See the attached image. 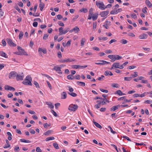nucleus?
Returning <instances> with one entry per match:
<instances>
[{
	"mask_svg": "<svg viewBox=\"0 0 152 152\" xmlns=\"http://www.w3.org/2000/svg\"><path fill=\"white\" fill-rule=\"evenodd\" d=\"M31 80L32 78L31 76L28 75L26 77V79L22 82V83L25 85L32 86Z\"/></svg>",
	"mask_w": 152,
	"mask_h": 152,
	"instance_id": "1",
	"label": "nucleus"
},
{
	"mask_svg": "<svg viewBox=\"0 0 152 152\" xmlns=\"http://www.w3.org/2000/svg\"><path fill=\"white\" fill-rule=\"evenodd\" d=\"M96 5L99 8L102 10H104L106 9L103 2H99L97 1L96 2Z\"/></svg>",
	"mask_w": 152,
	"mask_h": 152,
	"instance_id": "2",
	"label": "nucleus"
},
{
	"mask_svg": "<svg viewBox=\"0 0 152 152\" xmlns=\"http://www.w3.org/2000/svg\"><path fill=\"white\" fill-rule=\"evenodd\" d=\"M78 107L77 104H70L69 107L68 109L71 111H75Z\"/></svg>",
	"mask_w": 152,
	"mask_h": 152,
	"instance_id": "3",
	"label": "nucleus"
},
{
	"mask_svg": "<svg viewBox=\"0 0 152 152\" xmlns=\"http://www.w3.org/2000/svg\"><path fill=\"white\" fill-rule=\"evenodd\" d=\"M97 61L99 62H96L95 63V64L97 65H105L106 64H110V62H108L107 61H105L102 60H98Z\"/></svg>",
	"mask_w": 152,
	"mask_h": 152,
	"instance_id": "4",
	"label": "nucleus"
},
{
	"mask_svg": "<svg viewBox=\"0 0 152 152\" xmlns=\"http://www.w3.org/2000/svg\"><path fill=\"white\" fill-rule=\"evenodd\" d=\"M102 96L103 97H104V98H102L100 97L97 96V97H95L94 98V99L95 100L98 99H101L103 101H105L107 103H109V102H110L109 101V100H107L106 98V95H105L104 94H103L102 95Z\"/></svg>",
	"mask_w": 152,
	"mask_h": 152,
	"instance_id": "5",
	"label": "nucleus"
},
{
	"mask_svg": "<svg viewBox=\"0 0 152 152\" xmlns=\"http://www.w3.org/2000/svg\"><path fill=\"white\" fill-rule=\"evenodd\" d=\"M24 75L23 73H22L20 74H17L16 77V79L17 80H22L23 79Z\"/></svg>",
	"mask_w": 152,
	"mask_h": 152,
	"instance_id": "6",
	"label": "nucleus"
},
{
	"mask_svg": "<svg viewBox=\"0 0 152 152\" xmlns=\"http://www.w3.org/2000/svg\"><path fill=\"white\" fill-rule=\"evenodd\" d=\"M17 73L15 72H11L9 75V77L10 79L12 78H15L16 77Z\"/></svg>",
	"mask_w": 152,
	"mask_h": 152,
	"instance_id": "7",
	"label": "nucleus"
},
{
	"mask_svg": "<svg viewBox=\"0 0 152 152\" xmlns=\"http://www.w3.org/2000/svg\"><path fill=\"white\" fill-rule=\"evenodd\" d=\"M87 67V65L81 66L79 65H73L72 66V68L75 69H77L79 68H85Z\"/></svg>",
	"mask_w": 152,
	"mask_h": 152,
	"instance_id": "8",
	"label": "nucleus"
},
{
	"mask_svg": "<svg viewBox=\"0 0 152 152\" xmlns=\"http://www.w3.org/2000/svg\"><path fill=\"white\" fill-rule=\"evenodd\" d=\"M122 11V9L119 8L118 9L114 10H112L110 13L111 14H117L118 13L121 12Z\"/></svg>",
	"mask_w": 152,
	"mask_h": 152,
	"instance_id": "9",
	"label": "nucleus"
},
{
	"mask_svg": "<svg viewBox=\"0 0 152 152\" xmlns=\"http://www.w3.org/2000/svg\"><path fill=\"white\" fill-rule=\"evenodd\" d=\"M148 37V35L147 34L143 33L139 35V38L140 39H145L147 38Z\"/></svg>",
	"mask_w": 152,
	"mask_h": 152,
	"instance_id": "10",
	"label": "nucleus"
},
{
	"mask_svg": "<svg viewBox=\"0 0 152 152\" xmlns=\"http://www.w3.org/2000/svg\"><path fill=\"white\" fill-rule=\"evenodd\" d=\"M7 43L10 46H12L13 47H15L16 46V45L14 43L11 39H7Z\"/></svg>",
	"mask_w": 152,
	"mask_h": 152,
	"instance_id": "11",
	"label": "nucleus"
},
{
	"mask_svg": "<svg viewBox=\"0 0 152 152\" xmlns=\"http://www.w3.org/2000/svg\"><path fill=\"white\" fill-rule=\"evenodd\" d=\"M109 13V11H104L101 12L99 14V15H101L102 17H104L107 15Z\"/></svg>",
	"mask_w": 152,
	"mask_h": 152,
	"instance_id": "12",
	"label": "nucleus"
},
{
	"mask_svg": "<svg viewBox=\"0 0 152 152\" xmlns=\"http://www.w3.org/2000/svg\"><path fill=\"white\" fill-rule=\"evenodd\" d=\"M4 88L5 90H10V91H15V89L13 87L10 86L8 85H7L5 86Z\"/></svg>",
	"mask_w": 152,
	"mask_h": 152,
	"instance_id": "13",
	"label": "nucleus"
},
{
	"mask_svg": "<svg viewBox=\"0 0 152 152\" xmlns=\"http://www.w3.org/2000/svg\"><path fill=\"white\" fill-rule=\"evenodd\" d=\"M80 31L79 28L77 26H75L74 28L70 30L69 32L72 33L73 31H74L76 33H78Z\"/></svg>",
	"mask_w": 152,
	"mask_h": 152,
	"instance_id": "14",
	"label": "nucleus"
},
{
	"mask_svg": "<svg viewBox=\"0 0 152 152\" xmlns=\"http://www.w3.org/2000/svg\"><path fill=\"white\" fill-rule=\"evenodd\" d=\"M53 70H54L57 72L59 74H61L62 72L61 70V68L59 66H54L53 69Z\"/></svg>",
	"mask_w": 152,
	"mask_h": 152,
	"instance_id": "15",
	"label": "nucleus"
},
{
	"mask_svg": "<svg viewBox=\"0 0 152 152\" xmlns=\"http://www.w3.org/2000/svg\"><path fill=\"white\" fill-rule=\"evenodd\" d=\"M75 60L72 59H69L68 58L66 59H62L60 61L61 63H64L67 62H71L73 61H75Z\"/></svg>",
	"mask_w": 152,
	"mask_h": 152,
	"instance_id": "16",
	"label": "nucleus"
},
{
	"mask_svg": "<svg viewBox=\"0 0 152 152\" xmlns=\"http://www.w3.org/2000/svg\"><path fill=\"white\" fill-rule=\"evenodd\" d=\"M108 57L110 59L112 60L111 61L112 62H114L115 61V55H110L108 56Z\"/></svg>",
	"mask_w": 152,
	"mask_h": 152,
	"instance_id": "17",
	"label": "nucleus"
},
{
	"mask_svg": "<svg viewBox=\"0 0 152 152\" xmlns=\"http://www.w3.org/2000/svg\"><path fill=\"white\" fill-rule=\"evenodd\" d=\"M38 52L41 53V52H42L44 54L47 53V50L45 48L42 49L41 48H39L38 49Z\"/></svg>",
	"mask_w": 152,
	"mask_h": 152,
	"instance_id": "18",
	"label": "nucleus"
},
{
	"mask_svg": "<svg viewBox=\"0 0 152 152\" xmlns=\"http://www.w3.org/2000/svg\"><path fill=\"white\" fill-rule=\"evenodd\" d=\"M45 103L48 105V107L50 109H53L54 108V105L51 102H46Z\"/></svg>",
	"mask_w": 152,
	"mask_h": 152,
	"instance_id": "19",
	"label": "nucleus"
},
{
	"mask_svg": "<svg viewBox=\"0 0 152 152\" xmlns=\"http://www.w3.org/2000/svg\"><path fill=\"white\" fill-rule=\"evenodd\" d=\"M98 14L97 13H92V18L93 20L94 21L97 20L98 18Z\"/></svg>",
	"mask_w": 152,
	"mask_h": 152,
	"instance_id": "20",
	"label": "nucleus"
},
{
	"mask_svg": "<svg viewBox=\"0 0 152 152\" xmlns=\"http://www.w3.org/2000/svg\"><path fill=\"white\" fill-rule=\"evenodd\" d=\"M67 97V94L65 92H63L61 94V98L62 99H65Z\"/></svg>",
	"mask_w": 152,
	"mask_h": 152,
	"instance_id": "21",
	"label": "nucleus"
},
{
	"mask_svg": "<svg viewBox=\"0 0 152 152\" xmlns=\"http://www.w3.org/2000/svg\"><path fill=\"white\" fill-rule=\"evenodd\" d=\"M58 30L59 32V35H61L63 34V33L64 32V28L63 27H61L59 28L58 29Z\"/></svg>",
	"mask_w": 152,
	"mask_h": 152,
	"instance_id": "22",
	"label": "nucleus"
},
{
	"mask_svg": "<svg viewBox=\"0 0 152 152\" xmlns=\"http://www.w3.org/2000/svg\"><path fill=\"white\" fill-rule=\"evenodd\" d=\"M145 4L149 7L150 8L152 6V4L148 0H146L145 1Z\"/></svg>",
	"mask_w": 152,
	"mask_h": 152,
	"instance_id": "23",
	"label": "nucleus"
},
{
	"mask_svg": "<svg viewBox=\"0 0 152 152\" xmlns=\"http://www.w3.org/2000/svg\"><path fill=\"white\" fill-rule=\"evenodd\" d=\"M53 131L52 130H48L47 131L45 132L44 133V134L45 135H48L51 134L53 132Z\"/></svg>",
	"mask_w": 152,
	"mask_h": 152,
	"instance_id": "24",
	"label": "nucleus"
},
{
	"mask_svg": "<svg viewBox=\"0 0 152 152\" xmlns=\"http://www.w3.org/2000/svg\"><path fill=\"white\" fill-rule=\"evenodd\" d=\"M120 105H118L116 106H114L111 107L110 109V110L111 111H115L116 110L118 109V107H120Z\"/></svg>",
	"mask_w": 152,
	"mask_h": 152,
	"instance_id": "25",
	"label": "nucleus"
},
{
	"mask_svg": "<svg viewBox=\"0 0 152 152\" xmlns=\"http://www.w3.org/2000/svg\"><path fill=\"white\" fill-rule=\"evenodd\" d=\"M104 75L105 76H107L108 75L112 76L113 75V74L111 72H108L107 71H106L104 72Z\"/></svg>",
	"mask_w": 152,
	"mask_h": 152,
	"instance_id": "26",
	"label": "nucleus"
},
{
	"mask_svg": "<svg viewBox=\"0 0 152 152\" xmlns=\"http://www.w3.org/2000/svg\"><path fill=\"white\" fill-rule=\"evenodd\" d=\"M77 83L78 85L83 86H85L86 85L85 83L83 82L77 81Z\"/></svg>",
	"mask_w": 152,
	"mask_h": 152,
	"instance_id": "27",
	"label": "nucleus"
},
{
	"mask_svg": "<svg viewBox=\"0 0 152 152\" xmlns=\"http://www.w3.org/2000/svg\"><path fill=\"white\" fill-rule=\"evenodd\" d=\"M0 53L1 56L2 57H4L5 58H7L8 56L5 53L3 52H1Z\"/></svg>",
	"mask_w": 152,
	"mask_h": 152,
	"instance_id": "28",
	"label": "nucleus"
},
{
	"mask_svg": "<svg viewBox=\"0 0 152 152\" xmlns=\"http://www.w3.org/2000/svg\"><path fill=\"white\" fill-rule=\"evenodd\" d=\"M120 63L119 62H115L113 64V66L115 68H118L119 66Z\"/></svg>",
	"mask_w": 152,
	"mask_h": 152,
	"instance_id": "29",
	"label": "nucleus"
},
{
	"mask_svg": "<svg viewBox=\"0 0 152 152\" xmlns=\"http://www.w3.org/2000/svg\"><path fill=\"white\" fill-rule=\"evenodd\" d=\"M93 123L94 124V125L97 127L99 128V129H102V126L99 124V123L95 122V121H93Z\"/></svg>",
	"mask_w": 152,
	"mask_h": 152,
	"instance_id": "30",
	"label": "nucleus"
},
{
	"mask_svg": "<svg viewBox=\"0 0 152 152\" xmlns=\"http://www.w3.org/2000/svg\"><path fill=\"white\" fill-rule=\"evenodd\" d=\"M45 7L44 4L42 3H40L39 4V7L40 8V10L41 11H42L44 8Z\"/></svg>",
	"mask_w": 152,
	"mask_h": 152,
	"instance_id": "31",
	"label": "nucleus"
},
{
	"mask_svg": "<svg viewBox=\"0 0 152 152\" xmlns=\"http://www.w3.org/2000/svg\"><path fill=\"white\" fill-rule=\"evenodd\" d=\"M92 10V9H91L89 11V15L88 16V20H91L92 18V15L93 12H91V10Z\"/></svg>",
	"mask_w": 152,
	"mask_h": 152,
	"instance_id": "32",
	"label": "nucleus"
},
{
	"mask_svg": "<svg viewBox=\"0 0 152 152\" xmlns=\"http://www.w3.org/2000/svg\"><path fill=\"white\" fill-rule=\"evenodd\" d=\"M20 141L21 142H25V143H30L31 142V141L28 140H25L24 139H21L20 140Z\"/></svg>",
	"mask_w": 152,
	"mask_h": 152,
	"instance_id": "33",
	"label": "nucleus"
},
{
	"mask_svg": "<svg viewBox=\"0 0 152 152\" xmlns=\"http://www.w3.org/2000/svg\"><path fill=\"white\" fill-rule=\"evenodd\" d=\"M6 143L7 144V146H4L3 147L4 148H7L10 147V145L9 143V141L7 140H6Z\"/></svg>",
	"mask_w": 152,
	"mask_h": 152,
	"instance_id": "34",
	"label": "nucleus"
},
{
	"mask_svg": "<svg viewBox=\"0 0 152 152\" xmlns=\"http://www.w3.org/2000/svg\"><path fill=\"white\" fill-rule=\"evenodd\" d=\"M116 93L120 96L123 95H125V94L123 93L120 90H118L116 92Z\"/></svg>",
	"mask_w": 152,
	"mask_h": 152,
	"instance_id": "35",
	"label": "nucleus"
},
{
	"mask_svg": "<svg viewBox=\"0 0 152 152\" xmlns=\"http://www.w3.org/2000/svg\"><path fill=\"white\" fill-rule=\"evenodd\" d=\"M86 41V39L85 38H83L81 40V46H83L84 45V43Z\"/></svg>",
	"mask_w": 152,
	"mask_h": 152,
	"instance_id": "36",
	"label": "nucleus"
},
{
	"mask_svg": "<svg viewBox=\"0 0 152 152\" xmlns=\"http://www.w3.org/2000/svg\"><path fill=\"white\" fill-rule=\"evenodd\" d=\"M54 139H55V138H54V137H47L45 139V141H49L50 140H54Z\"/></svg>",
	"mask_w": 152,
	"mask_h": 152,
	"instance_id": "37",
	"label": "nucleus"
},
{
	"mask_svg": "<svg viewBox=\"0 0 152 152\" xmlns=\"http://www.w3.org/2000/svg\"><path fill=\"white\" fill-rule=\"evenodd\" d=\"M67 77L68 79L69 80H73L74 79V76H73L72 75H68Z\"/></svg>",
	"mask_w": 152,
	"mask_h": 152,
	"instance_id": "38",
	"label": "nucleus"
},
{
	"mask_svg": "<svg viewBox=\"0 0 152 152\" xmlns=\"http://www.w3.org/2000/svg\"><path fill=\"white\" fill-rule=\"evenodd\" d=\"M80 12H83L84 13H86L88 12V10L87 9L83 8L80 10Z\"/></svg>",
	"mask_w": 152,
	"mask_h": 152,
	"instance_id": "39",
	"label": "nucleus"
},
{
	"mask_svg": "<svg viewBox=\"0 0 152 152\" xmlns=\"http://www.w3.org/2000/svg\"><path fill=\"white\" fill-rule=\"evenodd\" d=\"M97 23L96 22H94L93 23V29L94 31H95L96 28Z\"/></svg>",
	"mask_w": 152,
	"mask_h": 152,
	"instance_id": "40",
	"label": "nucleus"
},
{
	"mask_svg": "<svg viewBox=\"0 0 152 152\" xmlns=\"http://www.w3.org/2000/svg\"><path fill=\"white\" fill-rule=\"evenodd\" d=\"M69 31H70V29L68 27L66 28L64 30V32L63 33V34H66L69 31Z\"/></svg>",
	"mask_w": 152,
	"mask_h": 152,
	"instance_id": "41",
	"label": "nucleus"
},
{
	"mask_svg": "<svg viewBox=\"0 0 152 152\" xmlns=\"http://www.w3.org/2000/svg\"><path fill=\"white\" fill-rule=\"evenodd\" d=\"M149 94L148 92H145L142 94H140V97H144L146 95Z\"/></svg>",
	"mask_w": 152,
	"mask_h": 152,
	"instance_id": "42",
	"label": "nucleus"
},
{
	"mask_svg": "<svg viewBox=\"0 0 152 152\" xmlns=\"http://www.w3.org/2000/svg\"><path fill=\"white\" fill-rule=\"evenodd\" d=\"M108 128H109L110 129V131L113 134H115L116 133V132H115V131H113V130L112 128H111V127L110 126H108Z\"/></svg>",
	"mask_w": 152,
	"mask_h": 152,
	"instance_id": "43",
	"label": "nucleus"
},
{
	"mask_svg": "<svg viewBox=\"0 0 152 152\" xmlns=\"http://www.w3.org/2000/svg\"><path fill=\"white\" fill-rule=\"evenodd\" d=\"M132 79V77H124V80L126 81H130Z\"/></svg>",
	"mask_w": 152,
	"mask_h": 152,
	"instance_id": "44",
	"label": "nucleus"
},
{
	"mask_svg": "<svg viewBox=\"0 0 152 152\" xmlns=\"http://www.w3.org/2000/svg\"><path fill=\"white\" fill-rule=\"evenodd\" d=\"M20 53H21V54H23V53H25V54H26V55H25V56H28V54L23 49H21V50H20Z\"/></svg>",
	"mask_w": 152,
	"mask_h": 152,
	"instance_id": "45",
	"label": "nucleus"
},
{
	"mask_svg": "<svg viewBox=\"0 0 152 152\" xmlns=\"http://www.w3.org/2000/svg\"><path fill=\"white\" fill-rule=\"evenodd\" d=\"M23 33L22 31H20L19 35V39H21L23 36Z\"/></svg>",
	"mask_w": 152,
	"mask_h": 152,
	"instance_id": "46",
	"label": "nucleus"
},
{
	"mask_svg": "<svg viewBox=\"0 0 152 152\" xmlns=\"http://www.w3.org/2000/svg\"><path fill=\"white\" fill-rule=\"evenodd\" d=\"M147 8L146 7H145L144 8H143L142 9V11L144 13H147Z\"/></svg>",
	"mask_w": 152,
	"mask_h": 152,
	"instance_id": "47",
	"label": "nucleus"
},
{
	"mask_svg": "<svg viewBox=\"0 0 152 152\" xmlns=\"http://www.w3.org/2000/svg\"><path fill=\"white\" fill-rule=\"evenodd\" d=\"M115 60L121 59L122 58V56H119L118 55H115Z\"/></svg>",
	"mask_w": 152,
	"mask_h": 152,
	"instance_id": "48",
	"label": "nucleus"
},
{
	"mask_svg": "<svg viewBox=\"0 0 152 152\" xmlns=\"http://www.w3.org/2000/svg\"><path fill=\"white\" fill-rule=\"evenodd\" d=\"M53 145L54 147L56 149H59V148L58 146V145L57 143H53Z\"/></svg>",
	"mask_w": 152,
	"mask_h": 152,
	"instance_id": "49",
	"label": "nucleus"
},
{
	"mask_svg": "<svg viewBox=\"0 0 152 152\" xmlns=\"http://www.w3.org/2000/svg\"><path fill=\"white\" fill-rule=\"evenodd\" d=\"M14 150L15 152H18L20 150L18 146H16L15 147Z\"/></svg>",
	"mask_w": 152,
	"mask_h": 152,
	"instance_id": "50",
	"label": "nucleus"
},
{
	"mask_svg": "<svg viewBox=\"0 0 152 152\" xmlns=\"http://www.w3.org/2000/svg\"><path fill=\"white\" fill-rule=\"evenodd\" d=\"M34 84L36 86L37 88H40V87L38 83L36 81H34Z\"/></svg>",
	"mask_w": 152,
	"mask_h": 152,
	"instance_id": "51",
	"label": "nucleus"
},
{
	"mask_svg": "<svg viewBox=\"0 0 152 152\" xmlns=\"http://www.w3.org/2000/svg\"><path fill=\"white\" fill-rule=\"evenodd\" d=\"M68 94L73 97H75L77 96V94H76L75 93L72 92V93H68Z\"/></svg>",
	"mask_w": 152,
	"mask_h": 152,
	"instance_id": "52",
	"label": "nucleus"
},
{
	"mask_svg": "<svg viewBox=\"0 0 152 152\" xmlns=\"http://www.w3.org/2000/svg\"><path fill=\"white\" fill-rule=\"evenodd\" d=\"M108 39V38L107 37H99V40H107V39Z\"/></svg>",
	"mask_w": 152,
	"mask_h": 152,
	"instance_id": "53",
	"label": "nucleus"
},
{
	"mask_svg": "<svg viewBox=\"0 0 152 152\" xmlns=\"http://www.w3.org/2000/svg\"><path fill=\"white\" fill-rule=\"evenodd\" d=\"M118 85L117 83H113L112 84V86L114 88H118Z\"/></svg>",
	"mask_w": 152,
	"mask_h": 152,
	"instance_id": "54",
	"label": "nucleus"
},
{
	"mask_svg": "<svg viewBox=\"0 0 152 152\" xmlns=\"http://www.w3.org/2000/svg\"><path fill=\"white\" fill-rule=\"evenodd\" d=\"M134 74H132L131 75L133 77H135L138 76L137 72H134Z\"/></svg>",
	"mask_w": 152,
	"mask_h": 152,
	"instance_id": "55",
	"label": "nucleus"
},
{
	"mask_svg": "<svg viewBox=\"0 0 152 152\" xmlns=\"http://www.w3.org/2000/svg\"><path fill=\"white\" fill-rule=\"evenodd\" d=\"M100 90L102 92H104V93H107L108 92V91L107 90H104L102 88H100Z\"/></svg>",
	"mask_w": 152,
	"mask_h": 152,
	"instance_id": "56",
	"label": "nucleus"
},
{
	"mask_svg": "<svg viewBox=\"0 0 152 152\" xmlns=\"http://www.w3.org/2000/svg\"><path fill=\"white\" fill-rule=\"evenodd\" d=\"M51 112L55 116V117H57V114L53 110H51Z\"/></svg>",
	"mask_w": 152,
	"mask_h": 152,
	"instance_id": "57",
	"label": "nucleus"
},
{
	"mask_svg": "<svg viewBox=\"0 0 152 152\" xmlns=\"http://www.w3.org/2000/svg\"><path fill=\"white\" fill-rule=\"evenodd\" d=\"M48 36L49 35L48 34H45L43 37V39L44 40H46L48 38Z\"/></svg>",
	"mask_w": 152,
	"mask_h": 152,
	"instance_id": "58",
	"label": "nucleus"
},
{
	"mask_svg": "<svg viewBox=\"0 0 152 152\" xmlns=\"http://www.w3.org/2000/svg\"><path fill=\"white\" fill-rule=\"evenodd\" d=\"M74 79L80 80V76L79 75H77L75 76H74Z\"/></svg>",
	"mask_w": 152,
	"mask_h": 152,
	"instance_id": "59",
	"label": "nucleus"
},
{
	"mask_svg": "<svg viewBox=\"0 0 152 152\" xmlns=\"http://www.w3.org/2000/svg\"><path fill=\"white\" fill-rule=\"evenodd\" d=\"M116 41L117 40L115 39H112L109 42V43L111 44L113 42H116Z\"/></svg>",
	"mask_w": 152,
	"mask_h": 152,
	"instance_id": "60",
	"label": "nucleus"
},
{
	"mask_svg": "<svg viewBox=\"0 0 152 152\" xmlns=\"http://www.w3.org/2000/svg\"><path fill=\"white\" fill-rule=\"evenodd\" d=\"M60 105V103H58L55 104V107L56 109H57L58 107Z\"/></svg>",
	"mask_w": 152,
	"mask_h": 152,
	"instance_id": "61",
	"label": "nucleus"
},
{
	"mask_svg": "<svg viewBox=\"0 0 152 152\" xmlns=\"http://www.w3.org/2000/svg\"><path fill=\"white\" fill-rule=\"evenodd\" d=\"M131 16L134 19H137V16L134 13L132 14L131 15Z\"/></svg>",
	"mask_w": 152,
	"mask_h": 152,
	"instance_id": "62",
	"label": "nucleus"
},
{
	"mask_svg": "<svg viewBox=\"0 0 152 152\" xmlns=\"http://www.w3.org/2000/svg\"><path fill=\"white\" fill-rule=\"evenodd\" d=\"M104 76L103 75H102L101 76V77H99L97 78V80H103V78L104 77Z\"/></svg>",
	"mask_w": 152,
	"mask_h": 152,
	"instance_id": "63",
	"label": "nucleus"
},
{
	"mask_svg": "<svg viewBox=\"0 0 152 152\" xmlns=\"http://www.w3.org/2000/svg\"><path fill=\"white\" fill-rule=\"evenodd\" d=\"M58 24L59 25L62 26H64V24L62 22L60 21L58 22Z\"/></svg>",
	"mask_w": 152,
	"mask_h": 152,
	"instance_id": "64",
	"label": "nucleus"
}]
</instances>
